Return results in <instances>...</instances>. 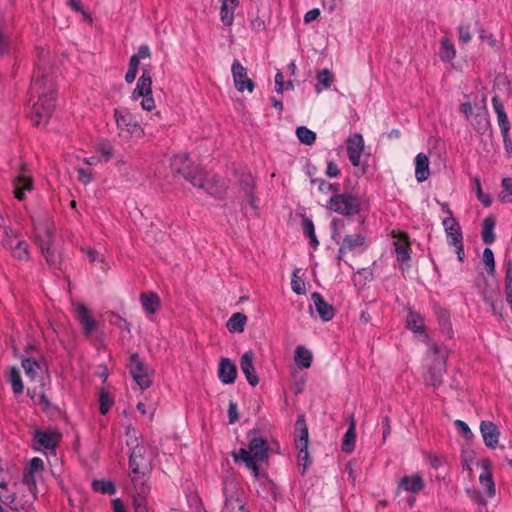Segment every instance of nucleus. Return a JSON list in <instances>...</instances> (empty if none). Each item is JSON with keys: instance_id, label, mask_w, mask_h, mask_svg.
<instances>
[{"instance_id": "1", "label": "nucleus", "mask_w": 512, "mask_h": 512, "mask_svg": "<svg viewBox=\"0 0 512 512\" xmlns=\"http://www.w3.org/2000/svg\"><path fill=\"white\" fill-rule=\"evenodd\" d=\"M55 83L51 75L37 67L33 73L30 93L38 100L32 106L30 118L35 126L46 124L55 108Z\"/></svg>"}, {"instance_id": "2", "label": "nucleus", "mask_w": 512, "mask_h": 512, "mask_svg": "<svg viewBox=\"0 0 512 512\" xmlns=\"http://www.w3.org/2000/svg\"><path fill=\"white\" fill-rule=\"evenodd\" d=\"M248 438V448H240L237 452L233 453V457L235 461L242 460L245 466L252 471L253 475L258 477V464L268 459V444L267 441L258 436L255 431H250Z\"/></svg>"}, {"instance_id": "3", "label": "nucleus", "mask_w": 512, "mask_h": 512, "mask_svg": "<svg viewBox=\"0 0 512 512\" xmlns=\"http://www.w3.org/2000/svg\"><path fill=\"white\" fill-rule=\"evenodd\" d=\"M148 448L144 445H136L129 458V476L135 487H143L148 480L152 460L147 456Z\"/></svg>"}, {"instance_id": "4", "label": "nucleus", "mask_w": 512, "mask_h": 512, "mask_svg": "<svg viewBox=\"0 0 512 512\" xmlns=\"http://www.w3.org/2000/svg\"><path fill=\"white\" fill-rule=\"evenodd\" d=\"M449 355V349L443 344L431 343L428 350V359L431 367L425 376L428 385L438 386L442 381V376L446 369V362Z\"/></svg>"}, {"instance_id": "5", "label": "nucleus", "mask_w": 512, "mask_h": 512, "mask_svg": "<svg viewBox=\"0 0 512 512\" xmlns=\"http://www.w3.org/2000/svg\"><path fill=\"white\" fill-rule=\"evenodd\" d=\"M442 210L448 215L442 220V225L446 234L447 244L454 247L457 258L460 262L464 261L465 253L463 247V233L459 222L453 217L452 211L447 204L442 205Z\"/></svg>"}, {"instance_id": "6", "label": "nucleus", "mask_w": 512, "mask_h": 512, "mask_svg": "<svg viewBox=\"0 0 512 512\" xmlns=\"http://www.w3.org/2000/svg\"><path fill=\"white\" fill-rule=\"evenodd\" d=\"M114 118L117 126V134L123 141L139 139L144 135V130L126 108L114 109Z\"/></svg>"}, {"instance_id": "7", "label": "nucleus", "mask_w": 512, "mask_h": 512, "mask_svg": "<svg viewBox=\"0 0 512 512\" xmlns=\"http://www.w3.org/2000/svg\"><path fill=\"white\" fill-rule=\"evenodd\" d=\"M225 503L222 512H250L246 507L244 490L233 477H227L223 482Z\"/></svg>"}, {"instance_id": "8", "label": "nucleus", "mask_w": 512, "mask_h": 512, "mask_svg": "<svg viewBox=\"0 0 512 512\" xmlns=\"http://www.w3.org/2000/svg\"><path fill=\"white\" fill-rule=\"evenodd\" d=\"M172 171L182 175L194 187H203V169L194 166L186 154L175 155L170 163Z\"/></svg>"}, {"instance_id": "9", "label": "nucleus", "mask_w": 512, "mask_h": 512, "mask_svg": "<svg viewBox=\"0 0 512 512\" xmlns=\"http://www.w3.org/2000/svg\"><path fill=\"white\" fill-rule=\"evenodd\" d=\"M361 199L352 193L333 194L327 203V208L343 216H353L361 210Z\"/></svg>"}, {"instance_id": "10", "label": "nucleus", "mask_w": 512, "mask_h": 512, "mask_svg": "<svg viewBox=\"0 0 512 512\" xmlns=\"http://www.w3.org/2000/svg\"><path fill=\"white\" fill-rule=\"evenodd\" d=\"M308 428L305 420L299 418L295 424V446L298 450L297 461L298 466L302 467L301 474L305 473L307 466L310 463V457L308 453Z\"/></svg>"}, {"instance_id": "11", "label": "nucleus", "mask_w": 512, "mask_h": 512, "mask_svg": "<svg viewBox=\"0 0 512 512\" xmlns=\"http://www.w3.org/2000/svg\"><path fill=\"white\" fill-rule=\"evenodd\" d=\"M33 228V236L38 246L54 242V227L46 213L39 216H30Z\"/></svg>"}, {"instance_id": "12", "label": "nucleus", "mask_w": 512, "mask_h": 512, "mask_svg": "<svg viewBox=\"0 0 512 512\" xmlns=\"http://www.w3.org/2000/svg\"><path fill=\"white\" fill-rule=\"evenodd\" d=\"M254 179L250 173L242 175L237 198L241 202L242 209L246 212L251 210L253 213H257V200L254 196Z\"/></svg>"}, {"instance_id": "13", "label": "nucleus", "mask_w": 512, "mask_h": 512, "mask_svg": "<svg viewBox=\"0 0 512 512\" xmlns=\"http://www.w3.org/2000/svg\"><path fill=\"white\" fill-rule=\"evenodd\" d=\"M129 369L133 379L142 390L151 386L152 378L150 370L137 353L130 356Z\"/></svg>"}, {"instance_id": "14", "label": "nucleus", "mask_w": 512, "mask_h": 512, "mask_svg": "<svg viewBox=\"0 0 512 512\" xmlns=\"http://www.w3.org/2000/svg\"><path fill=\"white\" fill-rule=\"evenodd\" d=\"M366 249L365 236L361 233L347 234L342 239L338 249V260H342L347 253H361Z\"/></svg>"}, {"instance_id": "15", "label": "nucleus", "mask_w": 512, "mask_h": 512, "mask_svg": "<svg viewBox=\"0 0 512 512\" xmlns=\"http://www.w3.org/2000/svg\"><path fill=\"white\" fill-rule=\"evenodd\" d=\"M231 72L234 86L239 92H253L254 82L247 76V69L238 60L232 63Z\"/></svg>"}, {"instance_id": "16", "label": "nucleus", "mask_w": 512, "mask_h": 512, "mask_svg": "<svg viewBox=\"0 0 512 512\" xmlns=\"http://www.w3.org/2000/svg\"><path fill=\"white\" fill-rule=\"evenodd\" d=\"M407 327L414 333L417 334L423 342H425L429 347L430 344L433 343L429 340L425 319L424 317L413 310H409L407 314Z\"/></svg>"}, {"instance_id": "17", "label": "nucleus", "mask_w": 512, "mask_h": 512, "mask_svg": "<svg viewBox=\"0 0 512 512\" xmlns=\"http://www.w3.org/2000/svg\"><path fill=\"white\" fill-rule=\"evenodd\" d=\"M61 439V434L57 431L35 430L34 440L38 450H54Z\"/></svg>"}, {"instance_id": "18", "label": "nucleus", "mask_w": 512, "mask_h": 512, "mask_svg": "<svg viewBox=\"0 0 512 512\" xmlns=\"http://www.w3.org/2000/svg\"><path fill=\"white\" fill-rule=\"evenodd\" d=\"M75 317L83 329L86 337H90L97 327L96 321L91 317L88 308L83 303H77L74 307Z\"/></svg>"}, {"instance_id": "19", "label": "nucleus", "mask_w": 512, "mask_h": 512, "mask_svg": "<svg viewBox=\"0 0 512 512\" xmlns=\"http://www.w3.org/2000/svg\"><path fill=\"white\" fill-rule=\"evenodd\" d=\"M364 150V140L361 134L355 133L347 140V154L351 164L359 166L360 158Z\"/></svg>"}, {"instance_id": "20", "label": "nucleus", "mask_w": 512, "mask_h": 512, "mask_svg": "<svg viewBox=\"0 0 512 512\" xmlns=\"http://www.w3.org/2000/svg\"><path fill=\"white\" fill-rule=\"evenodd\" d=\"M13 188L14 196L19 201H23L26 198V191L31 192L33 190V180L29 175L26 174L24 168H22L20 174L14 179Z\"/></svg>"}, {"instance_id": "21", "label": "nucleus", "mask_w": 512, "mask_h": 512, "mask_svg": "<svg viewBox=\"0 0 512 512\" xmlns=\"http://www.w3.org/2000/svg\"><path fill=\"white\" fill-rule=\"evenodd\" d=\"M480 432L485 445L488 448L495 449L498 445L500 436L498 427L491 421H482L480 424Z\"/></svg>"}, {"instance_id": "22", "label": "nucleus", "mask_w": 512, "mask_h": 512, "mask_svg": "<svg viewBox=\"0 0 512 512\" xmlns=\"http://www.w3.org/2000/svg\"><path fill=\"white\" fill-rule=\"evenodd\" d=\"M203 183L204 186L200 188L204 189L209 195L217 199L224 197L227 186L221 177L213 176L211 179L205 180V173L203 172Z\"/></svg>"}, {"instance_id": "23", "label": "nucleus", "mask_w": 512, "mask_h": 512, "mask_svg": "<svg viewBox=\"0 0 512 512\" xmlns=\"http://www.w3.org/2000/svg\"><path fill=\"white\" fill-rule=\"evenodd\" d=\"M254 354L252 351L245 352L240 359V368L242 373L245 375L248 383L251 386H256L259 383V378L255 372L254 365Z\"/></svg>"}, {"instance_id": "24", "label": "nucleus", "mask_w": 512, "mask_h": 512, "mask_svg": "<svg viewBox=\"0 0 512 512\" xmlns=\"http://www.w3.org/2000/svg\"><path fill=\"white\" fill-rule=\"evenodd\" d=\"M218 377L223 384H232L235 382L237 377V368L229 358L220 359Z\"/></svg>"}, {"instance_id": "25", "label": "nucleus", "mask_w": 512, "mask_h": 512, "mask_svg": "<svg viewBox=\"0 0 512 512\" xmlns=\"http://www.w3.org/2000/svg\"><path fill=\"white\" fill-rule=\"evenodd\" d=\"M393 237L396 238L394 241L396 258L401 263L400 268L403 270L404 263L410 260L408 236L406 234H399L398 236L393 234Z\"/></svg>"}, {"instance_id": "26", "label": "nucleus", "mask_w": 512, "mask_h": 512, "mask_svg": "<svg viewBox=\"0 0 512 512\" xmlns=\"http://www.w3.org/2000/svg\"><path fill=\"white\" fill-rule=\"evenodd\" d=\"M148 94H152V77L150 70L144 68L131 97L133 100H138L141 96H148Z\"/></svg>"}, {"instance_id": "27", "label": "nucleus", "mask_w": 512, "mask_h": 512, "mask_svg": "<svg viewBox=\"0 0 512 512\" xmlns=\"http://www.w3.org/2000/svg\"><path fill=\"white\" fill-rule=\"evenodd\" d=\"M311 299L318 315L323 321H330L334 317L333 306L327 303L320 293L313 292L311 294Z\"/></svg>"}, {"instance_id": "28", "label": "nucleus", "mask_w": 512, "mask_h": 512, "mask_svg": "<svg viewBox=\"0 0 512 512\" xmlns=\"http://www.w3.org/2000/svg\"><path fill=\"white\" fill-rule=\"evenodd\" d=\"M435 314L441 333L446 338L451 339L453 337L454 332L450 319V313L444 308L435 307Z\"/></svg>"}, {"instance_id": "29", "label": "nucleus", "mask_w": 512, "mask_h": 512, "mask_svg": "<svg viewBox=\"0 0 512 512\" xmlns=\"http://www.w3.org/2000/svg\"><path fill=\"white\" fill-rule=\"evenodd\" d=\"M220 19L224 26L230 27L234 21V11L239 6V0H219Z\"/></svg>"}, {"instance_id": "30", "label": "nucleus", "mask_w": 512, "mask_h": 512, "mask_svg": "<svg viewBox=\"0 0 512 512\" xmlns=\"http://www.w3.org/2000/svg\"><path fill=\"white\" fill-rule=\"evenodd\" d=\"M398 487L410 493H418L424 488V480L420 474L404 476Z\"/></svg>"}, {"instance_id": "31", "label": "nucleus", "mask_w": 512, "mask_h": 512, "mask_svg": "<svg viewBox=\"0 0 512 512\" xmlns=\"http://www.w3.org/2000/svg\"><path fill=\"white\" fill-rule=\"evenodd\" d=\"M140 303L148 315L156 314L161 306L160 297L154 292L140 294Z\"/></svg>"}, {"instance_id": "32", "label": "nucleus", "mask_w": 512, "mask_h": 512, "mask_svg": "<svg viewBox=\"0 0 512 512\" xmlns=\"http://www.w3.org/2000/svg\"><path fill=\"white\" fill-rule=\"evenodd\" d=\"M356 444V421L354 415L350 416L349 426L342 440V451L352 453Z\"/></svg>"}, {"instance_id": "33", "label": "nucleus", "mask_w": 512, "mask_h": 512, "mask_svg": "<svg viewBox=\"0 0 512 512\" xmlns=\"http://www.w3.org/2000/svg\"><path fill=\"white\" fill-rule=\"evenodd\" d=\"M430 175L429 158L424 153H419L415 157V177L418 182H424Z\"/></svg>"}, {"instance_id": "34", "label": "nucleus", "mask_w": 512, "mask_h": 512, "mask_svg": "<svg viewBox=\"0 0 512 512\" xmlns=\"http://www.w3.org/2000/svg\"><path fill=\"white\" fill-rule=\"evenodd\" d=\"M42 256L45 258L46 263L53 269H58L60 266L61 256L53 248V243H43L39 246Z\"/></svg>"}, {"instance_id": "35", "label": "nucleus", "mask_w": 512, "mask_h": 512, "mask_svg": "<svg viewBox=\"0 0 512 512\" xmlns=\"http://www.w3.org/2000/svg\"><path fill=\"white\" fill-rule=\"evenodd\" d=\"M479 482L481 486L485 489V494L487 498H493L496 494V487L493 480L492 473L489 468L484 465L483 470L479 476Z\"/></svg>"}, {"instance_id": "36", "label": "nucleus", "mask_w": 512, "mask_h": 512, "mask_svg": "<svg viewBox=\"0 0 512 512\" xmlns=\"http://www.w3.org/2000/svg\"><path fill=\"white\" fill-rule=\"evenodd\" d=\"M312 352L304 346H297L295 349L294 360L300 369H308L312 364Z\"/></svg>"}, {"instance_id": "37", "label": "nucleus", "mask_w": 512, "mask_h": 512, "mask_svg": "<svg viewBox=\"0 0 512 512\" xmlns=\"http://www.w3.org/2000/svg\"><path fill=\"white\" fill-rule=\"evenodd\" d=\"M22 367L28 377L35 379L45 364L32 357H25L22 359Z\"/></svg>"}, {"instance_id": "38", "label": "nucleus", "mask_w": 512, "mask_h": 512, "mask_svg": "<svg viewBox=\"0 0 512 512\" xmlns=\"http://www.w3.org/2000/svg\"><path fill=\"white\" fill-rule=\"evenodd\" d=\"M247 322V316L243 313H234L226 323L227 329L232 333H241L244 331Z\"/></svg>"}, {"instance_id": "39", "label": "nucleus", "mask_w": 512, "mask_h": 512, "mask_svg": "<svg viewBox=\"0 0 512 512\" xmlns=\"http://www.w3.org/2000/svg\"><path fill=\"white\" fill-rule=\"evenodd\" d=\"M10 253L15 260L28 262L30 260V245L27 241L22 240L12 247Z\"/></svg>"}, {"instance_id": "40", "label": "nucleus", "mask_w": 512, "mask_h": 512, "mask_svg": "<svg viewBox=\"0 0 512 512\" xmlns=\"http://www.w3.org/2000/svg\"><path fill=\"white\" fill-rule=\"evenodd\" d=\"M7 378L12 386V391L15 394H21L24 390V385L22 382L21 374L18 368L16 367H10L7 370Z\"/></svg>"}, {"instance_id": "41", "label": "nucleus", "mask_w": 512, "mask_h": 512, "mask_svg": "<svg viewBox=\"0 0 512 512\" xmlns=\"http://www.w3.org/2000/svg\"><path fill=\"white\" fill-rule=\"evenodd\" d=\"M495 220L492 217H486L483 221L482 240L485 244H492L495 241Z\"/></svg>"}, {"instance_id": "42", "label": "nucleus", "mask_w": 512, "mask_h": 512, "mask_svg": "<svg viewBox=\"0 0 512 512\" xmlns=\"http://www.w3.org/2000/svg\"><path fill=\"white\" fill-rule=\"evenodd\" d=\"M456 55L452 41L444 37L440 41V58L442 61H451Z\"/></svg>"}, {"instance_id": "43", "label": "nucleus", "mask_w": 512, "mask_h": 512, "mask_svg": "<svg viewBox=\"0 0 512 512\" xmlns=\"http://www.w3.org/2000/svg\"><path fill=\"white\" fill-rule=\"evenodd\" d=\"M11 44L9 28L4 23L0 22V55L8 54L11 49Z\"/></svg>"}, {"instance_id": "44", "label": "nucleus", "mask_w": 512, "mask_h": 512, "mask_svg": "<svg viewBox=\"0 0 512 512\" xmlns=\"http://www.w3.org/2000/svg\"><path fill=\"white\" fill-rule=\"evenodd\" d=\"M318 85L315 90L320 93L323 89L330 88L333 82V74L328 69H323L317 74Z\"/></svg>"}, {"instance_id": "45", "label": "nucleus", "mask_w": 512, "mask_h": 512, "mask_svg": "<svg viewBox=\"0 0 512 512\" xmlns=\"http://www.w3.org/2000/svg\"><path fill=\"white\" fill-rule=\"evenodd\" d=\"M92 489L101 494L113 495L116 493V488L112 481L93 480Z\"/></svg>"}, {"instance_id": "46", "label": "nucleus", "mask_w": 512, "mask_h": 512, "mask_svg": "<svg viewBox=\"0 0 512 512\" xmlns=\"http://www.w3.org/2000/svg\"><path fill=\"white\" fill-rule=\"evenodd\" d=\"M303 233L309 239L310 246L317 248L319 241L315 234L314 224L311 219L305 218L303 220Z\"/></svg>"}, {"instance_id": "47", "label": "nucleus", "mask_w": 512, "mask_h": 512, "mask_svg": "<svg viewBox=\"0 0 512 512\" xmlns=\"http://www.w3.org/2000/svg\"><path fill=\"white\" fill-rule=\"evenodd\" d=\"M505 296L508 305L512 309V262L508 261L506 263V272H505Z\"/></svg>"}, {"instance_id": "48", "label": "nucleus", "mask_w": 512, "mask_h": 512, "mask_svg": "<svg viewBox=\"0 0 512 512\" xmlns=\"http://www.w3.org/2000/svg\"><path fill=\"white\" fill-rule=\"evenodd\" d=\"M99 161L108 162L113 157L114 147L107 141L101 142L97 147Z\"/></svg>"}, {"instance_id": "49", "label": "nucleus", "mask_w": 512, "mask_h": 512, "mask_svg": "<svg viewBox=\"0 0 512 512\" xmlns=\"http://www.w3.org/2000/svg\"><path fill=\"white\" fill-rule=\"evenodd\" d=\"M502 190L498 199L502 203H512V178H504L501 183Z\"/></svg>"}, {"instance_id": "50", "label": "nucleus", "mask_w": 512, "mask_h": 512, "mask_svg": "<svg viewBox=\"0 0 512 512\" xmlns=\"http://www.w3.org/2000/svg\"><path fill=\"white\" fill-rule=\"evenodd\" d=\"M296 135L299 141L305 145H311L316 140V134L305 126L296 129Z\"/></svg>"}, {"instance_id": "51", "label": "nucleus", "mask_w": 512, "mask_h": 512, "mask_svg": "<svg viewBox=\"0 0 512 512\" xmlns=\"http://www.w3.org/2000/svg\"><path fill=\"white\" fill-rule=\"evenodd\" d=\"M300 273V269H295L292 274L291 279V289L297 295H303L306 293V285L302 278L298 275Z\"/></svg>"}, {"instance_id": "52", "label": "nucleus", "mask_w": 512, "mask_h": 512, "mask_svg": "<svg viewBox=\"0 0 512 512\" xmlns=\"http://www.w3.org/2000/svg\"><path fill=\"white\" fill-rule=\"evenodd\" d=\"M21 233L19 230L14 229L10 226H5L3 229V239H2V246H11L13 244V241L17 238H20Z\"/></svg>"}, {"instance_id": "53", "label": "nucleus", "mask_w": 512, "mask_h": 512, "mask_svg": "<svg viewBox=\"0 0 512 512\" xmlns=\"http://www.w3.org/2000/svg\"><path fill=\"white\" fill-rule=\"evenodd\" d=\"M482 259L489 275L495 273V260L493 251L490 248H485L483 251Z\"/></svg>"}, {"instance_id": "54", "label": "nucleus", "mask_w": 512, "mask_h": 512, "mask_svg": "<svg viewBox=\"0 0 512 512\" xmlns=\"http://www.w3.org/2000/svg\"><path fill=\"white\" fill-rule=\"evenodd\" d=\"M100 402V412L101 414L105 415L110 408L112 407L114 401L113 398L110 396L108 392L102 391L99 398Z\"/></svg>"}, {"instance_id": "55", "label": "nucleus", "mask_w": 512, "mask_h": 512, "mask_svg": "<svg viewBox=\"0 0 512 512\" xmlns=\"http://www.w3.org/2000/svg\"><path fill=\"white\" fill-rule=\"evenodd\" d=\"M109 322L110 324L119 327L121 330L130 332V323L126 319L122 318L119 314L111 313Z\"/></svg>"}, {"instance_id": "56", "label": "nucleus", "mask_w": 512, "mask_h": 512, "mask_svg": "<svg viewBox=\"0 0 512 512\" xmlns=\"http://www.w3.org/2000/svg\"><path fill=\"white\" fill-rule=\"evenodd\" d=\"M458 40L462 44H467L471 41L472 35L470 32V25L469 24H461L458 27Z\"/></svg>"}, {"instance_id": "57", "label": "nucleus", "mask_w": 512, "mask_h": 512, "mask_svg": "<svg viewBox=\"0 0 512 512\" xmlns=\"http://www.w3.org/2000/svg\"><path fill=\"white\" fill-rule=\"evenodd\" d=\"M15 500V494L10 493L7 490V485L5 482H0V501L4 503L5 505H9L13 503Z\"/></svg>"}, {"instance_id": "58", "label": "nucleus", "mask_w": 512, "mask_h": 512, "mask_svg": "<svg viewBox=\"0 0 512 512\" xmlns=\"http://www.w3.org/2000/svg\"><path fill=\"white\" fill-rule=\"evenodd\" d=\"M475 189H476V194H477V198L478 200L485 206V207H489L492 203V199L490 197V195L488 194H485L483 191H482V188H481V184H480V180L479 179H475Z\"/></svg>"}, {"instance_id": "59", "label": "nucleus", "mask_w": 512, "mask_h": 512, "mask_svg": "<svg viewBox=\"0 0 512 512\" xmlns=\"http://www.w3.org/2000/svg\"><path fill=\"white\" fill-rule=\"evenodd\" d=\"M466 493L475 504L486 506V498L477 489L466 488Z\"/></svg>"}, {"instance_id": "60", "label": "nucleus", "mask_w": 512, "mask_h": 512, "mask_svg": "<svg viewBox=\"0 0 512 512\" xmlns=\"http://www.w3.org/2000/svg\"><path fill=\"white\" fill-rule=\"evenodd\" d=\"M133 505L135 512H149L146 498L142 496L140 493L134 497Z\"/></svg>"}, {"instance_id": "61", "label": "nucleus", "mask_w": 512, "mask_h": 512, "mask_svg": "<svg viewBox=\"0 0 512 512\" xmlns=\"http://www.w3.org/2000/svg\"><path fill=\"white\" fill-rule=\"evenodd\" d=\"M454 425L466 439H469L473 436L472 431L464 421L455 420Z\"/></svg>"}, {"instance_id": "62", "label": "nucleus", "mask_w": 512, "mask_h": 512, "mask_svg": "<svg viewBox=\"0 0 512 512\" xmlns=\"http://www.w3.org/2000/svg\"><path fill=\"white\" fill-rule=\"evenodd\" d=\"M22 481H23V484H25L27 486V489L30 492H33L35 490L36 481H35L34 473L27 471L26 473H24Z\"/></svg>"}, {"instance_id": "63", "label": "nucleus", "mask_w": 512, "mask_h": 512, "mask_svg": "<svg viewBox=\"0 0 512 512\" xmlns=\"http://www.w3.org/2000/svg\"><path fill=\"white\" fill-rule=\"evenodd\" d=\"M228 418H229V423H231V424L236 423L239 420L238 407H237V404L233 401L229 402Z\"/></svg>"}, {"instance_id": "64", "label": "nucleus", "mask_w": 512, "mask_h": 512, "mask_svg": "<svg viewBox=\"0 0 512 512\" xmlns=\"http://www.w3.org/2000/svg\"><path fill=\"white\" fill-rule=\"evenodd\" d=\"M497 120L501 130V134L509 133L510 124L506 113L504 112L502 114L497 115Z\"/></svg>"}]
</instances>
